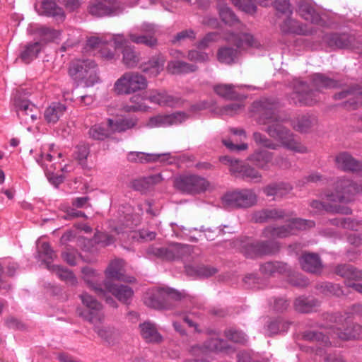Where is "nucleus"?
<instances>
[{"mask_svg":"<svg viewBox=\"0 0 362 362\" xmlns=\"http://www.w3.org/2000/svg\"><path fill=\"white\" fill-rule=\"evenodd\" d=\"M259 117V124L267 125L263 130L272 139L279 141L284 148L296 153H304L307 148L296 139L294 134L277 119L279 103L272 98H264L255 102Z\"/></svg>","mask_w":362,"mask_h":362,"instance_id":"nucleus-1","label":"nucleus"},{"mask_svg":"<svg viewBox=\"0 0 362 362\" xmlns=\"http://www.w3.org/2000/svg\"><path fill=\"white\" fill-rule=\"evenodd\" d=\"M311 89L307 82L297 81L294 83L293 90L290 95L291 103L299 106H311L319 100L318 94L322 89L335 88L341 83L325 74L315 73L310 76Z\"/></svg>","mask_w":362,"mask_h":362,"instance_id":"nucleus-2","label":"nucleus"},{"mask_svg":"<svg viewBox=\"0 0 362 362\" xmlns=\"http://www.w3.org/2000/svg\"><path fill=\"white\" fill-rule=\"evenodd\" d=\"M80 298L86 308L79 312V315L91 324L95 325L100 322L104 317L102 305L87 293L80 295ZM94 331L101 339L109 344L113 342L116 335L115 328L109 326L95 325Z\"/></svg>","mask_w":362,"mask_h":362,"instance_id":"nucleus-3","label":"nucleus"},{"mask_svg":"<svg viewBox=\"0 0 362 362\" xmlns=\"http://www.w3.org/2000/svg\"><path fill=\"white\" fill-rule=\"evenodd\" d=\"M224 39L236 46V48L225 46L218 49L217 59L219 62L226 64H231L235 62L239 54V49H245L259 46V43L249 33L236 34L230 33L226 35Z\"/></svg>","mask_w":362,"mask_h":362,"instance_id":"nucleus-4","label":"nucleus"},{"mask_svg":"<svg viewBox=\"0 0 362 362\" xmlns=\"http://www.w3.org/2000/svg\"><path fill=\"white\" fill-rule=\"evenodd\" d=\"M69 76L77 83H84L86 86H93L99 81L97 74V66L91 59H78L74 61L69 69Z\"/></svg>","mask_w":362,"mask_h":362,"instance_id":"nucleus-5","label":"nucleus"},{"mask_svg":"<svg viewBox=\"0 0 362 362\" xmlns=\"http://www.w3.org/2000/svg\"><path fill=\"white\" fill-rule=\"evenodd\" d=\"M240 250L245 257L256 259L276 254L280 250V245L272 240H254L247 238L242 241Z\"/></svg>","mask_w":362,"mask_h":362,"instance_id":"nucleus-6","label":"nucleus"},{"mask_svg":"<svg viewBox=\"0 0 362 362\" xmlns=\"http://www.w3.org/2000/svg\"><path fill=\"white\" fill-rule=\"evenodd\" d=\"M192 252V247L188 245L174 243L168 247H158L151 245L146 249V254L163 260L173 261L187 258Z\"/></svg>","mask_w":362,"mask_h":362,"instance_id":"nucleus-7","label":"nucleus"},{"mask_svg":"<svg viewBox=\"0 0 362 362\" xmlns=\"http://www.w3.org/2000/svg\"><path fill=\"white\" fill-rule=\"evenodd\" d=\"M146 78L138 72H126L114 85L115 91L119 94H131L147 88Z\"/></svg>","mask_w":362,"mask_h":362,"instance_id":"nucleus-8","label":"nucleus"},{"mask_svg":"<svg viewBox=\"0 0 362 362\" xmlns=\"http://www.w3.org/2000/svg\"><path fill=\"white\" fill-rule=\"evenodd\" d=\"M257 197L251 189H243L226 193L222 202L226 207L232 209H247L256 204Z\"/></svg>","mask_w":362,"mask_h":362,"instance_id":"nucleus-9","label":"nucleus"},{"mask_svg":"<svg viewBox=\"0 0 362 362\" xmlns=\"http://www.w3.org/2000/svg\"><path fill=\"white\" fill-rule=\"evenodd\" d=\"M360 185H357L352 180L345 178H338L334 182L336 193H326L325 197L327 200L332 202H344L350 201L349 196L360 192Z\"/></svg>","mask_w":362,"mask_h":362,"instance_id":"nucleus-10","label":"nucleus"},{"mask_svg":"<svg viewBox=\"0 0 362 362\" xmlns=\"http://www.w3.org/2000/svg\"><path fill=\"white\" fill-rule=\"evenodd\" d=\"M87 11L94 17L102 18L117 16L123 8L117 0H90Z\"/></svg>","mask_w":362,"mask_h":362,"instance_id":"nucleus-11","label":"nucleus"},{"mask_svg":"<svg viewBox=\"0 0 362 362\" xmlns=\"http://www.w3.org/2000/svg\"><path fill=\"white\" fill-rule=\"evenodd\" d=\"M174 185L183 193L196 194L204 191L208 187V182L198 175H184L175 178Z\"/></svg>","mask_w":362,"mask_h":362,"instance_id":"nucleus-12","label":"nucleus"},{"mask_svg":"<svg viewBox=\"0 0 362 362\" xmlns=\"http://www.w3.org/2000/svg\"><path fill=\"white\" fill-rule=\"evenodd\" d=\"M105 294L112 293L120 302L129 304L134 296L132 288L127 285L114 284L109 280L104 281Z\"/></svg>","mask_w":362,"mask_h":362,"instance_id":"nucleus-13","label":"nucleus"},{"mask_svg":"<svg viewBox=\"0 0 362 362\" xmlns=\"http://www.w3.org/2000/svg\"><path fill=\"white\" fill-rule=\"evenodd\" d=\"M361 333L362 327L347 319H345L344 324L342 325L341 327H337L333 331L336 337L344 341L358 339Z\"/></svg>","mask_w":362,"mask_h":362,"instance_id":"nucleus-14","label":"nucleus"},{"mask_svg":"<svg viewBox=\"0 0 362 362\" xmlns=\"http://www.w3.org/2000/svg\"><path fill=\"white\" fill-rule=\"evenodd\" d=\"M280 30L284 34H294L298 35H310L315 33L313 28H308L305 24L288 16L280 25Z\"/></svg>","mask_w":362,"mask_h":362,"instance_id":"nucleus-15","label":"nucleus"},{"mask_svg":"<svg viewBox=\"0 0 362 362\" xmlns=\"http://www.w3.org/2000/svg\"><path fill=\"white\" fill-rule=\"evenodd\" d=\"M337 167L344 171L356 173L362 176V162L356 160L346 152L338 154L335 158Z\"/></svg>","mask_w":362,"mask_h":362,"instance_id":"nucleus-16","label":"nucleus"},{"mask_svg":"<svg viewBox=\"0 0 362 362\" xmlns=\"http://www.w3.org/2000/svg\"><path fill=\"white\" fill-rule=\"evenodd\" d=\"M291 216L285 210L279 208L264 209L255 211L252 216V220L255 223H266L272 221H278Z\"/></svg>","mask_w":362,"mask_h":362,"instance_id":"nucleus-17","label":"nucleus"},{"mask_svg":"<svg viewBox=\"0 0 362 362\" xmlns=\"http://www.w3.org/2000/svg\"><path fill=\"white\" fill-rule=\"evenodd\" d=\"M81 272L85 282L92 288L98 296H105L104 281L100 282V274L90 267L82 268Z\"/></svg>","mask_w":362,"mask_h":362,"instance_id":"nucleus-18","label":"nucleus"},{"mask_svg":"<svg viewBox=\"0 0 362 362\" xmlns=\"http://www.w3.org/2000/svg\"><path fill=\"white\" fill-rule=\"evenodd\" d=\"M299 262L301 268L307 272L319 274L322 271V262L317 254L304 253L299 258Z\"/></svg>","mask_w":362,"mask_h":362,"instance_id":"nucleus-19","label":"nucleus"},{"mask_svg":"<svg viewBox=\"0 0 362 362\" xmlns=\"http://www.w3.org/2000/svg\"><path fill=\"white\" fill-rule=\"evenodd\" d=\"M123 261L121 259H115L112 261L105 269L106 280H118L125 282L132 283L135 281V278L132 276H126L124 274Z\"/></svg>","mask_w":362,"mask_h":362,"instance_id":"nucleus-20","label":"nucleus"},{"mask_svg":"<svg viewBox=\"0 0 362 362\" xmlns=\"http://www.w3.org/2000/svg\"><path fill=\"white\" fill-rule=\"evenodd\" d=\"M165 57L158 53L152 56L149 60L141 66V71L150 76H157L163 70Z\"/></svg>","mask_w":362,"mask_h":362,"instance_id":"nucleus-21","label":"nucleus"},{"mask_svg":"<svg viewBox=\"0 0 362 362\" xmlns=\"http://www.w3.org/2000/svg\"><path fill=\"white\" fill-rule=\"evenodd\" d=\"M163 288L156 292L147 293L144 301L148 307L157 310H168L172 308V304L165 300Z\"/></svg>","mask_w":362,"mask_h":362,"instance_id":"nucleus-22","label":"nucleus"},{"mask_svg":"<svg viewBox=\"0 0 362 362\" xmlns=\"http://www.w3.org/2000/svg\"><path fill=\"white\" fill-rule=\"evenodd\" d=\"M170 153H146L144 152L131 151L127 155V160L132 163H147L158 160H167L170 158Z\"/></svg>","mask_w":362,"mask_h":362,"instance_id":"nucleus-23","label":"nucleus"},{"mask_svg":"<svg viewBox=\"0 0 362 362\" xmlns=\"http://www.w3.org/2000/svg\"><path fill=\"white\" fill-rule=\"evenodd\" d=\"M239 87L233 84L220 83L214 86V90L218 96L226 100L240 101L245 99L246 96L235 90Z\"/></svg>","mask_w":362,"mask_h":362,"instance_id":"nucleus-24","label":"nucleus"},{"mask_svg":"<svg viewBox=\"0 0 362 362\" xmlns=\"http://www.w3.org/2000/svg\"><path fill=\"white\" fill-rule=\"evenodd\" d=\"M140 334L148 343L159 344L163 341L162 335L158 332L156 324L146 321L139 325Z\"/></svg>","mask_w":362,"mask_h":362,"instance_id":"nucleus-25","label":"nucleus"},{"mask_svg":"<svg viewBox=\"0 0 362 362\" xmlns=\"http://www.w3.org/2000/svg\"><path fill=\"white\" fill-rule=\"evenodd\" d=\"M298 12L305 21L313 24H319L322 21L320 13L315 7L309 2L301 0L298 3Z\"/></svg>","mask_w":362,"mask_h":362,"instance_id":"nucleus-26","label":"nucleus"},{"mask_svg":"<svg viewBox=\"0 0 362 362\" xmlns=\"http://www.w3.org/2000/svg\"><path fill=\"white\" fill-rule=\"evenodd\" d=\"M138 118L136 117H129L113 119H107L108 127L112 131V134L115 132L122 133L129 129H132L137 125Z\"/></svg>","mask_w":362,"mask_h":362,"instance_id":"nucleus-27","label":"nucleus"},{"mask_svg":"<svg viewBox=\"0 0 362 362\" xmlns=\"http://www.w3.org/2000/svg\"><path fill=\"white\" fill-rule=\"evenodd\" d=\"M66 111L65 104L53 102L45 110L44 117L49 124H56Z\"/></svg>","mask_w":362,"mask_h":362,"instance_id":"nucleus-28","label":"nucleus"},{"mask_svg":"<svg viewBox=\"0 0 362 362\" xmlns=\"http://www.w3.org/2000/svg\"><path fill=\"white\" fill-rule=\"evenodd\" d=\"M273 153L265 149H257L249 157V160L257 168L267 170L272 163Z\"/></svg>","mask_w":362,"mask_h":362,"instance_id":"nucleus-29","label":"nucleus"},{"mask_svg":"<svg viewBox=\"0 0 362 362\" xmlns=\"http://www.w3.org/2000/svg\"><path fill=\"white\" fill-rule=\"evenodd\" d=\"M353 39V37L347 33H331L326 36L327 45L333 49L349 48Z\"/></svg>","mask_w":362,"mask_h":362,"instance_id":"nucleus-30","label":"nucleus"},{"mask_svg":"<svg viewBox=\"0 0 362 362\" xmlns=\"http://www.w3.org/2000/svg\"><path fill=\"white\" fill-rule=\"evenodd\" d=\"M361 90L362 86L356 85L334 94V98L335 100H341L348 96H352L353 98L349 100L344 102L343 105L346 107L354 110L356 108L358 104V102L355 100V98H356L358 95H362V93H361Z\"/></svg>","mask_w":362,"mask_h":362,"instance_id":"nucleus-31","label":"nucleus"},{"mask_svg":"<svg viewBox=\"0 0 362 362\" xmlns=\"http://www.w3.org/2000/svg\"><path fill=\"white\" fill-rule=\"evenodd\" d=\"M198 66L182 60L174 59L168 62L167 70L172 74H186L195 72Z\"/></svg>","mask_w":362,"mask_h":362,"instance_id":"nucleus-32","label":"nucleus"},{"mask_svg":"<svg viewBox=\"0 0 362 362\" xmlns=\"http://www.w3.org/2000/svg\"><path fill=\"white\" fill-rule=\"evenodd\" d=\"M317 123V118L314 115L305 114L298 116L293 121V128L300 132L306 133Z\"/></svg>","mask_w":362,"mask_h":362,"instance_id":"nucleus-33","label":"nucleus"},{"mask_svg":"<svg viewBox=\"0 0 362 362\" xmlns=\"http://www.w3.org/2000/svg\"><path fill=\"white\" fill-rule=\"evenodd\" d=\"M293 234L289 223L277 227L269 226L262 231V236L266 238H284Z\"/></svg>","mask_w":362,"mask_h":362,"instance_id":"nucleus-34","label":"nucleus"},{"mask_svg":"<svg viewBox=\"0 0 362 362\" xmlns=\"http://www.w3.org/2000/svg\"><path fill=\"white\" fill-rule=\"evenodd\" d=\"M292 189V186L289 183L281 182L271 183L264 187L262 191L267 197H283L288 194Z\"/></svg>","mask_w":362,"mask_h":362,"instance_id":"nucleus-35","label":"nucleus"},{"mask_svg":"<svg viewBox=\"0 0 362 362\" xmlns=\"http://www.w3.org/2000/svg\"><path fill=\"white\" fill-rule=\"evenodd\" d=\"M230 1L242 11L252 15L257 11L256 2L262 6L267 7L269 4V1L272 0H230Z\"/></svg>","mask_w":362,"mask_h":362,"instance_id":"nucleus-36","label":"nucleus"},{"mask_svg":"<svg viewBox=\"0 0 362 362\" xmlns=\"http://www.w3.org/2000/svg\"><path fill=\"white\" fill-rule=\"evenodd\" d=\"M15 105L17 108L18 116L20 118L27 120L26 117H30L33 121L37 119V115L33 113V111L36 110V107L29 100L15 99Z\"/></svg>","mask_w":362,"mask_h":362,"instance_id":"nucleus-37","label":"nucleus"},{"mask_svg":"<svg viewBox=\"0 0 362 362\" xmlns=\"http://www.w3.org/2000/svg\"><path fill=\"white\" fill-rule=\"evenodd\" d=\"M42 49L40 42L28 43L20 54V59L25 64H29L33 61Z\"/></svg>","mask_w":362,"mask_h":362,"instance_id":"nucleus-38","label":"nucleus"},{"mask_svg":"<svg viewBox=\"0 0 362 362\" xmlns=\"http://www.w3.org/2000/svg\"><path fill=\"white\" fill-rule=\"evenodd\" d=\"M128 37L132 42L137 45H144L151 48L155 47L158 45L156 37L138 32L136 29L129 31Z\"/></svg>","mask_w":362,"mask_h":362,"instance_id":"nucleus-39","label":"nucleus"},{"mask_svg":"<svg viewBox=\"0 0 362 362\" xmlns=\"http://www.w3.org/2000/svg\"><path fill=\"white\" fill-rule=\"evenodd\" d=\"M122 62L127 68H134L140 62L139 52L136 51L134 46L125 45L122 51Z\"/></svg>","mask_w":362,"mask_h":362,"instance_id":"nucleus-40","label":"nucleus"},{"mask_svg":"<svg viewBox=\"0 0 362 362\" xmlns=\"http://www.w3.org/2000/svg\"><path fill=\"white\" fill-rule=\"evenodd\" d=\"M88 134L90 139L95 141H105L112 136V131L110 127H108L107 124L105 126L104 124L100 123L91 126Z\"/></svg>","mask_w":362,"mask_h":362,"instance_id":"nucleus-41","label":"nucleus"},{"mask_svg":"<svg viewBox=\"0 0 362 362\" xmlns=\"http://www.w3.org/2000/svg\"><path fill=\"white\" fill-rule=\"evenodd\" d=\"M261 273L265 276H274L276 274H284L288 271L287 264L281 262H267L259 267Z\"/></svg>","mask_w":362,"mask_h":362,"instance_id":"nucleus-42","label":"nucleus"},{"mask_svg":"<svg viewBox=\"0 0 362 362\" xmlns=\"http://www.w3.org/2000/svg\"><path fill=\"white\" fill-rule=\"evenodd\" d=\"M295 309L302 313H309L320 306V302L314 298L298 297L294 303Z\"/></svg>","mask_w":362,"mask_h":362,"instance_id":"nucleus-43","label":"nucleus"},{"mask_svg":"<svg viewBox=\"0 0 362 362\" xmlns=\"http://www.w3.org/2000/svg\"><path fill=\"white\" fill-rule=\"evenodd\" d=\"M35 33L40 37V41L43 47L44 44L55 42L60 38L61 31L49 27L40 26L36 28Z\"/></svg>","mask_w":362,"mask_h":362,"instance_id":"nucleus-44","label":"nucleus"},{"mask_svg":"<svg viewBox=\"0 0 362 362\" xmlns=\"http://www.w3.org/2000/svg\"><path fill=\"white\" fill-rule=\"evenodd\" d=\"M335 274L337 275L350 280H360L362 279V271L357 270L351 264H339L337 265L334 269Z\"/></svg>","mask_w":362,"mask_h":362,"instance_id":"nucleus-45","label":"nucleus"},{"mask_svg":"<svg viewBox=\"0 0 362 362\" xmlns=\"http://www.w3.org/2000/svg\"><path fill=\"white\" fill-rule=\"evenodd\" d=\"M39 13L49 17H59L62 19L64 18L63 9L53 0H45L42 1L41 10L39 11Z\"/></svg>","mask_w":362,"mask_h":362,"instance_id":"nucleus-46","label":"nucleus"},{"mask_svg":"<svg viewBox=\"0 0 362 362\" xmlns=\"http://www.w3.org/2000/svg\"><path fill=\"white\" fill-rule=\"evenodd\" d=\"M236 177L242 179H250L255 182H259L261 180L262 175L254 168L249 165L243 164L240 163L235 174L233 175Z\"/></svg>","mask_w":362,"mask_h":362,"instance_id":"nucleus-47","label":"nucleus"},{"mask_svg":"<svg viewBox=\"0 0 362 362\" xmlns=\"http://www.w3.org/2000/svg\"><path fill=\"white\" fill-rule=\"evenodd\" d=\"M146 98L141 95H134L129 99V103L123 105L122 110L126 112H135L139 111H146L148 107L145 104Z\"/></svg>","mask_w":362,"mask_h":362,"instance_id":"nucleus-48","label":"nucleus"},{"mask_svg":"<svg viewBox=\"0 0 362 362\" xmlns=\"http://www.w3.org/2000/svg\"><path fill=\"white\" fill-rule=\"evenodd\" d=\"M185 272L189 276H197L200 278H208L218 272L216 268L210 266H191L185 267Z\"/></svg>","mask_w":362,"mask_h":362,"instance_id":"nucleus-49","label":"nucleus"},{"mask_svg":"<svg viewBox=\"0 0 362 362\" xmlns=\"http://www.w3.org/2000/svg\"><path fill=\"white\" fill-rule=\"evenodd\" d=\"M218 11L221 21L230 26L239 24L240 22L230 7L224 4H219Z\"/></svg>","mask_w":362,"mask_h":362,"instance_id":"nucleus-50","label":"nucleus"},{"mask_svg":"<svg viewBox=\"0 0 362 362\" xmlns=\"http://www.w3.org/2000/svg\"><path fill=\"white\" fill-rule=\"evenodd\" d=\"M38 255L46 264L47 268L51 269L52 266L51 263L57 257V255L48 243L44 242L42 243L38 249Z\"/></svg>","mask_w":362,"mask_h":362,"instance_id":"nucleus-51","label":"nucleus"},{"mask_svg":"<svg viewBox=\"0 0 362 362\" xmlns=\"http://www.w3.org/2000/svg\"><path fill=\"white\" fill-rule=\"evenodd\" d=\"M49 270L54 272L61 280L66 281L71 286L77 284L76 276L68 269H65L59 265H52Z\"/></svg>","mask_w":362,"mask_h":362,"instance_id":"nucleus-52","label":"nucleus"},{"mask_svg":"<svg viewBox=\"0 0 362 362\" xmlns=\"http://www.w3.org/2000/svg\"><path fill=\"white\" fill-rule=\"evenodd\" d=\"M290 324L284 321L282 318L278 317L268 322L267 331L269 334L274 335L281 332H286L289 328Z\"/></svg>","mask_w":362,"mask_h":362,"instance_id":"nucleus-53","label":"nucleus"},{"mask_svg":"<svg viewBox=\"0 0 362 362\" xmlns=\"http://www.w3.org/2000/svg\"><path fill=\"white\" fill-rule=\"evenodd\" d=\"M303 339L308 341H316L322 346H329L331 344L327 336L321 332L308 330L303 332Z\"/></svg>","mask_w":362,"mask_h":362,"instance_id":"nucleus-54","label":"nucleus"},{"mask_svg":"<svg viewBox=\"0 0 362 362\" xmlns=\"http://www.w3.org/2000/svg\"><path fill=\"white\" fill-rule=\"evenodd\" d=\"M189 353L195 358L193 362H209L206 358L209 352L206 350L205 341L202 345L196 344L192 346L189 349Z\"/></svg>","mask_w":362,"mask_h":362,"instance_id":"nucleus-55","label":"nucleus"},{"mask_svg":"<svg viewBox=\"0 0 362 362\" xmlns=\"http://www.w3.org/2000/svg\"><path fill=\"white\" fill-rule=\"evenodd\" d=\"M206 350L209 354L211 352H222L228 349L226 340L219 338H212L205 341Z\"/></svg>","mask_w":362,"mask_h":362,"instance_id":"nucleus-56","label":"nucleus"},{"mask_svg":"<svg viewBox=\"0 0 362 362\" xmlns=\"http://www.w3.org/2000/svg\"><path fill=\"white\" fill-rule=\"evenodd\" d=\"M331 222L334 225L341 226L344 228L351 230H358L362 228V221H356L351 218L332 219Z\"/></svg>","mask_w":362,"mask_h":362,"instance_id":"nucleus-57","label":"nucleus"},{"mask_svg":"<svg viewBox=\"0 0 362 362\" xmlns=\"http://www.w3.org/2000/svg\"><path fill=\"white\" fill-rule=\"evenodd\" d=\"M289 224L293 233L294 230H303L313 228L315 226V221L300 218H295L291 219L289 221Z\"/></svg>","mask_w":362,"mask_h":362,"instance_id":"nucleus-58","label":"nucleus"},{"mask_svg":"<svg viewBox=\"0 0 362 362\" xmlns=\"http://www.w3.org/2000/svg\"><path fill=\"white\" fill-rule=\"evenodd\" d=\"M226 337L238 344H245L247 341V335L241 330L230 328L225 331Z\"/></svg>","mask_w":362,"mask_h":362,"instance_id":"nucleus-59","label":"nucleus"},{"mask_svg":"<svg viewBox=\"0 0 362 362\" xmlns=\"http://www.w3.org/2000/svg\"><path fill=\"white\" fill-rule=\"evenodd\" d=\"M253 139L257 145L262 146L269 149L276 150L279 147L278 144L259 132H254Z\"/></svg>","mask_w":362,"mask_h":362,"instance_id":"nucleus-60","label":"nucleus"},{"mask_svg":"<svg viewBox=\"0 0 362 362\" xmlns=\"http://www.w3.org/2000/svg\"><path fill=\"white\" fill-rule=\"evenodd\" d=\"M165 96V90H151L146 97V100H148L151 103L164 106Z\"/></svg>","mask_w":362,"mask_h":362,"instance_id":"nucleus-61","label":"nucleus"},{"mask_svg":"<svg viewBox=\"0 0 362 362\" xmlns=\"http://www.w3.org/2000/svg\"><path fill=\"white\" fill-rule=\"evenodd\" d=\"M149 128H156L169 126L168 115H158L149 118L146 123Z\"/></svg>","mask_w":362,"mask_h":362,"instance_id":"nucleus-62","label":"nucleus"},{"mask_svg":"<svg viewBox=\"0 0 362 362\" xmlns=\"http://www.w3.org/2000/svg\"><path fill=\"white\" fill-rule=\"evenodd\" d=\"M163 291L164 293L163 295L165 300L172 304V308L174 306L172 302L173 300L178 301L185 296V293L184 292H180L171 288H163Z\"/></svg>","mask_w":362,"mask_h":362,"instance_id":"nucleus-63","label":"nucleus"},{"mask_svg":"<svg viewBox=\"0 0 362 362\" xmlns=\"http://www.w3.org/2000/svg\"><path fill=\"white\" fill-rule=\"evenodd\" d=\"M90 150L86 145H78L74 151L75 158L78 160L80 165L83 167L86 165V160L89 155Z\"/></svg>","mask_w":362,"mask_h":362,"instance_id":"nucleus-64","label":"nucleus"}]
</instances>
